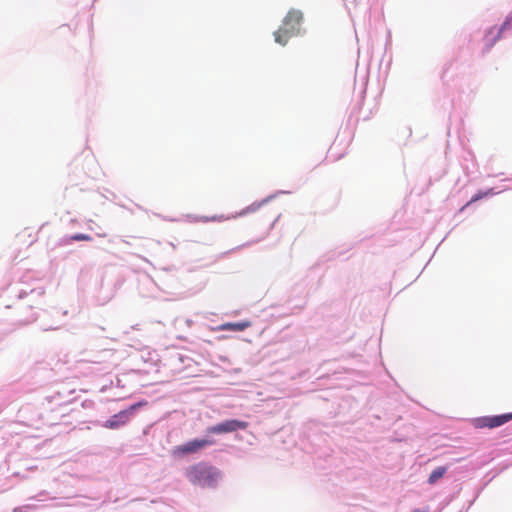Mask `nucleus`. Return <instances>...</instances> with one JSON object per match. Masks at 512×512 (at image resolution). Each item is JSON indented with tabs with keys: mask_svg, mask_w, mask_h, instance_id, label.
<instances>
[{
	"mask_svg": "<svg viewBox=\"0 0 512 512\" xmlns=\"http://www.w3.org/2000/svg\"><path fill=\"white\" fill-rule=\"evenodd\" d=\"M187 477L195 485L213 487L220 477V472L210 465L198 463L190 467Z\"/></svg>",
	"mask_w": 512,
	"mask_h": 512,
	"instance_id": "nucleus-1",
	"label": "nucleus"
},
{
	"mask_svg": "<svg viewBox=\"0 0 512 512\" xmlns=\"http://www.w3.org/2000/svg\"><path fill=\"white\" fill-rule=\"evenodd\" d=\"M147 404L146 401H140L138 403H135L131 405L128 409L122 410L119 413L113 415L110 419H108L104 427L109 429H118L119 427L125 425L130 417L135 413L137 409L140 407H143Z\"/></svg>",
	"mask_w": 512,
	"mask_h": 512,
	"instance_id": "nucleus-2",
	"label": "nucleus"
},
{
	"mask_svg": "<svg viewBox=\"0 0 512 512\" xmlns=\"http://www.w3.org/2000/svg\"><path fill=\"white\" fill-rule=\"evenodd\" d=\"M512 420V413H506L502 415L496 416H485L476 418L473 422L476 428H496L499 427L508 421Z\"/></svg>",
	"mask_w": 512,
	"mask_h": 512,
	"instance_id": "nucleus-3",
	"label": "nucleus"
},
{
	"mask_svg": "<svg viewBox=\"0 0 512 512\" xmlns=\"http://www.w3.org/2000/svg\"><path fill=\"white\" fill-rule=\"evenodd\" d=\"M248 427V423L236 419L226 420L222 423L211 426L207 429L208 433L211 434H224L237 431L239 429L245 430Z\"/></svg>",
	"mask_w": 512,
	"mask_h": 512,
	"instance_id": "nucleus-4",
	"label": "nucleus"
},
{
	"mask_svg": "<svg viewBox=\"0 0 512 512\" xmlns=\"http://www.w3.org/2000/svg\"><path fill=\"white\" fill-rule=\"evenodd\" d=\"M215 443L214 440L210 439H194L185 444L179 445L175 447L174 453L179 455H187L197 453L201 449L213 445Z\"/></svg>",
	"mask_w": 512,
	"mask_h": 512,
	"instance_id": "nucleus-5",
	"label": "nucleus"
},
{
	"mask_svg": "<svg viewBox=\"0 0 512 512\" xmlns=\"http://www.w3.org/2000/svg\"><path fill=\"white\" fill-rule=\"evenodd\" d=\"M302 19L303 14L301 11L290 10L285 16L281 26L287 30H291L292 33L298 34Z\"/></svg>",
	"mask_w": 512,
	"mask_h": 512,
	"instance_id": "nucleus-6",
	"label": "nucleus"
},
{
	"mask_svg": "<svg viewBox=\"0 0 512 512\" xmlns=\"http://www.w3.org/2000/svg\"><path fill=\"white\" fill-rule=\"evenodd\" d=\"M253 211H255V208L248 207V208L242 210L241 212H239L238 214L232 215V216H224V215H214V216H211V217L202 216L199 219L201 221H203V222H208V221H218V222H221V221L229 220L231 218H236L237 216H243V215L247 214L248 212H253Z\"/></svg>",
	"mask_w": 512,
	"mask_h": 512,
	"instance_id": "nucleus-7",
	"label": "nucleus"
},
{
	"mask_svg": "<svg viewBox=\"0 0 512 512\" xmlns=\"http://www.w3.org/2000/svg\"><path fill=\"white\" fill-rule=\"evenodd\" d=\"M251 326L250 321H242V322H227L223 323L219 326V330L221 331H244L245 329Z\"/></svg>",
	"mask_w": 512,
	"mask_h": 512,
	"instance_id": "nucleus-8",
	"label": "nucleus"
},
{
	"mask_svg": "<svg viewBox=\"0 0 512 512\" xmlns=\"http://www.w3.org/2000/svg\"><path fill=\"white\" fill-rule=\"evenodd\" d=\"M296 35L295 33H292L291 30H287L286 28L284 27H280L275 33H274V36H275V42L281 44V45H286L287 42L289 41V39Z\"/></svg>",
	"mask_w": 512,
	"mask_h": 512,
	"instance_id": "nucleus-9",
	"label": "nucleus"
},
{
	"mask_svg": "<svg viewBox=\"0 0 512 512\" xmlns=\"http://www.w3.org/2000/svg\"><path fill=\"white\" fill-rule=\"evenodd\" d=\"M447 472V468L444 466H440L435 468L428 478V483L430 485L435 484L439 479H441Z\"/></svg>",
	"mask_w": 512,
	"mask_h": 512,
	"instance_id": "nucleus-10",
	"label": "nucleus"
},
{
	"mask_svg": "<svg viewBox=\"0 0 512 512\" xmlns=\"http://www.w3.org/2000/svg\"><path fill=\"white\" fill-rule=\"evenodd\" d=\"M72 241H92V237L88 234L76 233L69 237L67 242Z\"/></svg>",
	"mask_w": 512,
	"mask_h": 512,
	"instance_id": "nucleus-11",
	"label": "nucleus"
},
{
	"mask_svg": "<svg viewBox=\"0 0 512 512\" xmlns=\"http://www.w3.org/2000/svg\"><path fill=\"white\" fill-rule=\"evenodd\" d=\"M490 193H491V190H490V191H487V192H478L477 194H475V195L471 198V200L469 201V203H468V204L473 203V202H476V201H478V200L482 199L483 197H485V196L489 195Z\"/></svg>",
	"mask_w": 512,
	"mask_h": 512,
	"instance_id": "nucleus-12",
	"label": "nucleus"
},
{
	"mask_svg": "<svg viewBox=\"0 0 512 512\" xmlns=\"http://www.w3.org/2000/svg\"><path fill=\"white\" fill-rule=\"evenodd\" d=\"M511 26H512V15H511L510 17H508V18L504 21V23H503V25H502V27H501V29H500V32H502V31H503V30H505V29L510 28Z\"/></svg>",
	"mask_w": 512,
	"mask_h": 512,
	"instance_id": "nucleus-13",
	"label": "nucleus"
},
{
	"mask_svg": "<svg viewBox=\"0 0 512 512\" xmlns=\"http://www.w3.org/2000/svg\"><path fill=\"white\" fill-rule=\"evenodd\" d=\"M99 237H105L106 234H98Z\"/></svg>",
	"mask_w": 512,
	"mask_h": 512,
	"instance_id": "nucleus-14",
	"label": "nucleus"
},
{
	"mask_svg": "<svg viewBox=\"0 0 512 512\" xmlns=\"http://www.w3.org/2000/svg\"><path fill=\"white\" fill-rule=\"evenodd\" d=\"M414 512H425V511L416 510V511H414Z\"/></svg>",
	"mask_w": 512,
	"mask_h": 512,
	"instance_id": "nucleus-15",
	"label": "nucleus"
}]
</instances>
